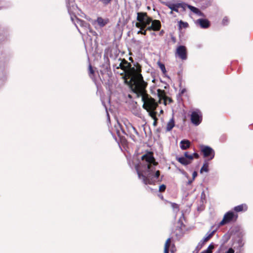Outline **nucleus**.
Here are the masks:
<instances>
[{
  "label": "nucleus",
  "mask_w": 253,
  "mask_h": 253,
  "mask_svg": "<svg viewBox=\"0 0 253 253\" xmlns=\"http://www.w3.org/2000/svg\"><path fill=\"white\" fill-rule=\"evenodd\" d=\"M122 70L125 72L127 78L126 82L130 86L132 91L137 95L145 93L147 83L144 82L141 72V67L137 65L136 68L131 67V64L125 59H121Z\"/></svg>",
  "instance_id": "f257e3e1"
},
{
  "label": "nucleus",
  "mask_w": 253,
  "mask_h": 253,
  "mask_svg": "<svg viewBox=\"0 0 253 253\" xmlns=\"http://www.w3.org/2000/svg\"><path fill=\"white\" fill-rule=\"evenodd\" d=\"M142 160L145 161L143 164L144 170L140 171L137 166L136 167L137 174L140 179H142L145 184H152L156 182L160 175V171L157 170L154 173L155 166L157 165L151 153H148L142 156Z\"/></svg>",
  "instance_id": "f03ea898"
},
{
  "label": "nucleus",
  "mask_w": 253,
  "mask_h": 253,
  "mask_svg": "<svg viewBox=\"0 0 253 253\" xmlns=\"http://www.w3.org/2000/svg\"><path fill=\"white\" fill-rule=\"evenodd\" d=\"M137 20L138 22L135 23V26L140 28L137 34H142V31L145 28L148 31H157L160 30L161 24L159 20H153L152 18L147 15L146 12H137Z\"/></svg>",
  "instance_id": "7ed1b4c3"
},
{
  "label": "nucleus",
  "mask_w": 253,
  "mask_h": 253,
  "mask_svg": "<svg viewBox=\"0 0 253 253\" xmlns=\"http://www.w3.org/2000/svg\"><path fill=\"white\" fill-rule=\"evenodd\" d=\"M137 97H141L142 101L143 102V107L149 113V115L154 120L153 125L156 126L157 124V118L156 117L157 112L155 111L157 107L158 104L155 100L149 96L145 93L142 95H137Z\"/></svg>",
  "instance_id": "20e7f679"
},
{
  "label": "nucleus",
  "mask_w": 253,
  "mask_h": 253,
  "mask_svg": "<svg viewBox=\"0 0 253 253\" xmlns=\"http://www.w3.org/2000/svg\"><path fill=\"white\" fill-rule=\"evenodd\" d=\"M166 5L173 12L177 13H181L185 11L186 9L187 4L185 3H171L168 2Z\"/></svg>",
  "instance_id": "39448f33"
},
{
  "label": "nucleus",
  "mask_w": 253,
  "mask_h": 253,
  "mask_svg": "<svg viewBox=\"0 0 253 253\" xmlns=\"http://www.w3.org/2000/svg\"><path fill=\"white\" fill-rule=\"evenodd\" d=\"M201 150L204 156L209 160H212L214 157V151L213 149L208 146L203 145L201 147Z\"/></svg>",
  "instance_id": "423d86ee"
},
{
  "label": "nucleus",
  "mask_w": 253,
  "mask_h": 253,
  "mask_svg": "<svg viewBox=\"0 0 253 253\" xmlns=\"http://www.w3.org/2000/svg\"><path fill=\"white\" fill-rule=\"evenodd\" d=\"M237 218V215L235 214L233 211H229L226 213L219 223V225H223L230 221L236 220Z\"/></svg>",
  "instance_id": "0eeeda50"
},
{
  "label": "nucleus",
  "mask_w": 253,
  "mask_h": 253,
  "mask_svg": "<svg viewBox=\"0 0 253 253\" xmlns=\"http://www.w3.org/2000/svg\"><path fill=\"white\" fill-rule=\"evenodd\" d=\"M191 120L195 126H198L201 123L202 120V115L199 110H196L192 113Z\"/></svg>",
  "instance_id": "6e6552de"
},
{
  "label": "nucleus",
  "mask_w": 253,
  "mask_h": 253,
  "mask_svg": "<svg viewBox=\"0 0 253 253\" xmlns=\"http://www.w3.org/2000/svg\"><path fill=\"white\" fill-rule=\"evenodd\" d=\"M175 54L182 60L187 59V50L185 46L183 45L178 46L176 50Z\"/></svg>",
  "instance_id": "1a4fd4ad"
},
{
  "label": "nucleus",
  "mask_w": 253,
  "mask_h": 253,
  "mask_svg": "<svg viewBox=\"0 0 253 253\" xmlns=\"http://www.w3.org/2000/svg\"><path fill=\"white\" fill-rule=\"evenodd\" d=\"M67 7L69 13L72 14L77 9V6L74 0H67Z\"/></svg>",
  "instance_id": "9d476101"
},
{
  "label": "nucleus",
  "mask_w": 253,
  "mask_h": 253,
  "mask_svg": "<svg viewBox=\"0 0 253 253\" xmlns=\"http://www.w3.org/2000/svg\"><path fill=\"white\" fill-rule=\"evenodd\" d=\"M171 243V240L170 238H168L165 244V247H164V253H169V248H170V252L171 253H174L175 251V249L174 248V245H172L171 246L170 245Z\"/></svg>",
  "instance_id": "9b49d317"
},
{
  "label": "nucleus",
  "mask_w": 253,
  "mask_h": 253,
  "mask_svg": "<svg viewBox=\"0 0 253 253\" xmlns=\"http://www.w3.org/2000/svg\"><path fill=\"white\" fill-rule=\"evenodd\" d=\"M157 95L158 97L159 98V103L161 102V100L162 99H163L164 100V103L165 105H166V101L167 99H169V102L171 101V99L170 98H169L168 97H167L165 95V91L164 90H162L160 89H158L157 90Z\"/></svg>",
  "instance_id": "f8f14e48"
},
{
  "label": "nucleus",
  "mask_w": 253,
  "mask_h": 253,
  "mask_svg": "<svg viewBox=\"0 0 253 253\" xmlns=\"http://www.w3.org/2000/svg\"><path fill=\"white\" fill-rule=\"evenodd\" d=\"M215 231H213L210 233H207L206 236L199 242L197 248L201 249L205 242H207L214 234Z\"/></svg>",
  "instance_id": "ddd939ff"
},
{
  "label": "nucleus",
  "mask_w": 253,
  "mask_h": 253,
  "mask_svg": "<svg viewBox=\"0 0 253 253\" xmlns=\"http://www.w3.org/2000/svg\"><path fill=\"white\" fill-rule=\"evenodd\" d=\"M75 22V24L76 27L78 29V26H80L81 27L84 28L85 30H87L89 27V24L83 21L82 20L79 19L78 18H76V22Z\"/></svg>",
  "instance_id": "4468645a"
},
{
  "label": "nucleus",
  "mask_w": 253,
  "mask_h": 253,
  "mask_svg": "<svg viewBox=\"0 0 253 253\" xmlns=\"http://www.w3.org/2000/svg\"><path fill=\"white\" fill-rule=\"evenodd\" d=\"M196 23L203 28H207L210 26L209 21L205 19H199L197 20Z\"/></svg>",
  "instance_id": "2eb2a0df"
},
{
  "label": "nucleus",
  "mask_w": 253,
  "mask_h": 253,
  "mask_svg": "<svg viewBox=\"0 0 253 253\" xmlns=\"http://www.w3.org/2000/svg\"><path fill=\"white\" fill-rule=\"evenodd\" d=\"M95 22L100 27L105 26L108 22L109 20L108 19H103L101 17H99L97 18Z\"/></svg>",
  "instance_id": "dca6fc26"
},
{
  "label": "nucleus",
  "mask_w": 253,
  "mask_h": 253,
  "mask_svg": "<svg viewBox=\"0 0 253 253\" xmlns=\"http://www.w3.org/2000/svg\"><path fill=\"white\" fill-rule=\"evenodd\" d=\"M190 142L186 139L182 140L180 142V147L182 150H186L189 148Z\"/></svg>",
  "instance_id": "f3484780"
},
{
  "label": "nucleus",
  "mask_w": 253,
  "mask_h": 253,
  "mask_svg": "<svg viewBox=\"0 0 253 253\" xmlns=\"http://www.w3.org/2000/svg\"><path fill=\"white\" fill-rule=\"evenodd\" d=\"M187 8H188L189 9H190L191 11H192L193 12L196 14L198 16H203V13L198 8L194 6L187 4Z\"/></svg>",
  "instance_id": "a211bd4d"
},
{
  "label": "nucleus",
  "mask_w": 253,
  "mask_h": 253,
  "mask_svg": "<svg viewBox=\"0 0 253 253\" xmlns=\"http://www.w3.org/2000/svg\"><path fill=\"white\" fill-rule=\"evenodd\" d=\"M176 160L182 165L186 166L190 164V160H188L184 157H176Z\"/></svg>",
  "instance_id": "6ab92c4d"
},
{
  "label": "nucleus",
  "mask_w": 253,
  "mask_h": 253,
  "mask_svg": "<svg viewBox=\"0 0 253 253\" xmlns=\"http://www.w3.org/2000/svg\"><path fill=\"white\" fill-rule=\"evenodd\" d=\"M248 207L246 204H242L234 207V210L236 212H239L242 211H246L247 210Z\"/></svg>",
  "instance_id": "aec40b11"
},
{
  "label": "nucleus",
  "mask_w": 253,
  "mask_h": 253,
  "mask_svg": "<svg viewBox=\"0 0 253 253\" xmlns=\"http://www.w3.org/2000/svg\"><path fill=\"white\" fill-rule=\"evenodd\" d=\"M174 126V121L173 118L171 119L167 123L166 129L169 131L171 130Z\"/></svg>",
  "instance_id": "412c9836"
},
{
  "label": "nucleus",
  "mask_w": 253,
  "mask_h": 253,
  "mask_svg": "<svg viewBox=\"0 0 253 253\" xmlns=\"http://www.w3.org/2000/svg\"><path fill=\"white\" fill-rule=\"evenodd\" d=\"M204 171H205V172L209 171V164L206 161L205 162V163H204V164L200 170L201 173H202Z\"/></svg>",
  "instance_id": "4be33fe9"
},
{
  "label": "nucleus",
  "mask_w": 253,
  "mask_h": 253,
  "mask_svg": "<svg viewBox=\"0 0 253 253\" xmlns=\"http://www.w3.org/2000/svg\"><path fill=\"white\" fill-rule=\"evenodd\" d=\"M178 24H179V27L180 29H181L182 28H186L188 26V24L187 22H184L182 21V20H180V21H179Z\"/></svg>",
  "instance_id": "5701e85b"
},
{
  "label": "nucleus",
  "mask_w": 253,
  "mask_h": 253,
  "mask_svg": "<svg viewBox=\"0 0 253 253\" xmlns=\"http://www.w3.org/2000/svg\"><path fill=\"white\" fill-rule=\"evenodd\" d=\"M213 249V246L212 245H210L208 248L201 252V253H212V250Z\"/></svg>",
  "instance_id": "b1692460"
},
{
  "label": "nucleus",
  "mask_w": 253,
  "mask_h": 253,
  "mask_svg": "<svg viewBox=\"0 0 253 253\" xmlns=\"http://www.w3.org/2000/svg\"><path fill=\"white\" fill-rule=\"evenodd\" d=\"M115 67H116L117 69L120 68L122 70V63H121V58H119L118 60V63H116L115 64Z\"/></svg>",
  "instance_id": "393cba45"
},
{
  "label": "nucleus",
  "mask_w": 253,
  "mask_h": 253,
  "mask_svg": "<svg viewBox=\"0 0 253 253\" xmlns=\"http://www.w3.org/2000/svg\"><path fill=\"white\" fill-rule=\"evenodd\" d=\"M184 157L188 159V160H190V163L191 162L192 160L193 159V156L192 155H189L188 152H185L184 154Z\"/></svg>",
  "instance_id": "a878e982"
},
{
  "label": "nucleus",
  "mask_w": 253,
  "mask_h": 253,
  "mask_svg": "<svg viewBox=\"0 0 253 253\" xmlns=\"http://www.w3.org/2000/svg\"><path fill=\"white\" fill-rule=\"evenodd\" d=\"M94 74V71L93 70V69L92 68V67L91 66V65H89V76L92 78V76Z\"/></svg>",
  "instance_id": "bb28decb"
},
{
  "label": "nucleus",
  "mask_w": 253,
  "mask_h": 253,
  "mask_svg": "<svg viewBox=\"0 0 253 253\" xmlns=\"http://www.w3.org/2000/svg\"><path fill=\"white\" fill-rule=\"evenodd\" d=\"M99 1L104 5H106L110 3L111 0H100Z\"/></svg>",
  "instance_id": "cd10ccee"
},
{
  "label": "nucleus",
  "mask_w": 253,
  "mask_h": 253,
  "mask_svg": "<svg viewBox=\"0 0 253 253\" xmlns=\"http://www.w3.org/2000/svg\"><path fill=\"white\" fill-rule=\"evenodd\" d=\"M166 186L164 184H162L159 187V191L160 192H163L166 190Z\"/></svg>",
  "instance_id": "c85d7f7f"
},
{
  "label": "nucleus",
  "mask_w": 253,
  "mask_h": 253,
  "mask_svg": "<svg viewBox=\"0 0 253 253\" xmlns=\"http://www.w3.org/2000/svg\"><path fill=\"white\" fill-rule=\"evenodd\" d=\"M159 66L163 73H165L166 72L165 66L164 64L160 63Z\"/></svg>",
  "instance_id": "c756f323"
},
{
  "label": "nucleus",
  "mask_w": 253,
  "mask_h": 253,
  "mask_svg": "<svg viewBox=\"0 0 253 253\" xmlns=\"http://www.w3.org/2000/svg\"><path fill=\"white\" fill-rule=\"evenodd\" d=\"M228 22V19L227 17H225L223 18V20H222V23L224 24V25H225Z\"/></svg>",
  "instance_id": "7c9ffc66"
},
{
  "label": "nucleus",
  "mask_w": 253,
  "mask_h": 253,
  "mask_svg": "<svg viewBox=\"0 0 253 253\" xmlns=\"http://www.w3.org/2000/svg\"><path fill=\"white\" fill-rule=\"evenodd\" d=\"M197 176V173L196 171H194L192 173V179L193 180H194L195 178V177Z\"/></svg>",
  "instance_id": "2f4dec72"
},
{
  "label": "nucleus",
  "mask_w": 253,
  "mask_h": 253,
  "mask_svg": "<svg viewBox=\"0 0 253 253\" xmlns=\"http://www.w3.org/2000/svg\"><path fill=\"white\" fill-rule=\"evenodd\" d=\"M192 155L193 156V157H194L196 158H198L199 157V154L196 153H194Z\"/></svg>",
  "instance_id": "473e14b6"
},
{
  "label": "nucleus",
  "mask_w": 253,
  "mask_h": 253,
  "mask_svg": "<svg viewBox=\"0 0 253 253\" xmlns=\"http://www.w3.org/2000/svg\"><path fill=\"white\" fill-rule=\"evenodd\" d=\"M172 206L173 208L178 209V206H177V204H172Z\"/></svg>",
  "instance_id": "72a5a7b5"
},
{
  "label": "nucleus",
  "mask_w": 253,
  "mask_h": 253,
  "mask_svg": "<svg viewBox=\"0 0 253 253\" xmlns=\"http://www.w3.org/2000/svg\"><path fill=\"white\" fill-rule=\"evenodd\" d=\"M146 30H147L146 29V30H142V35H146Z\"/></svg>",
  "instance_id": "f704fd0d"
},
{
  "label": "nucleus",
  "mask_w": 253,
  "mask_h": 253,
  "mask_svg": "<svg viewBox=\"0 0 253 253\" xmlns=\"http://www.w3.org/2000/svg\"><path fill=\"white\" fill-rule=\"evenodd\" d=\"M193 181V179H192V180H189V181H188V182H187V184H191L192 183V181Z\"/></svg>",
  "instance_id": "c9c22d12"
},
{
  "label": "nucleus",
  "mask_w": 253,
  "mask_h": 253,
  "mask_svg": "<svg viewBox=\"0 0 253 253\" xmlns=\"http://www.w3.org/2000/svg\"><path fill=\"white\" fill-rule=\"evenodd\" d=\"M169 14L173 15V11L171 10V11L169 12Z\"/></svg>",
  "instance_id": "e433bc0d"
},
{
  "label": "nucleus",
  "mask_w": 253,
  "mask_h": 253,
  "mask_svg": "<svg viewBox=\"0 0 253 253\" xmlns=\"http://www.w3.org/2000/svg\"><path fill=\"white\" fill-rule=\"evenodd\" d=\"M163 112H164L163 110H161L160 111V114H163Z\"/></svg>",
  "instance_id": "4c0bfd02"
},
{
  "label": "nucleus",
  "mask_w": 253,
  "mask_h": 253,
  "mask_svg": "<svg viewBox=\"0 0 253 253\" xmlns=\"http://www.w3.org/2000/svg\"><path fill=\"white\" fill-rule=\"evenodd\" d=\"M71 18L72 20L73 21L74 20H73V17L72 16H71Z\"/></svg>",
  "instance_id": "58836bf2"
},
{
  "label": "nucleus",
  "mask_w": 253,
  "mask_h": 253,
  "mask_svg": "<svg viewBox=\"0 0 253 253\" xmlns=\"http://www.w3.org/2000/svg\"><path fill=\"white\" fill-rule=\"evenodd\" d=\"M107 114L108 118H109V114H108V113H107Z\"/></svg>",
  "instance_id": "ea45409f"
},
{
  "label": "nucleus",
  "mask_w": 253,
  "mask_h": 253,
  "mask_svg": "<svg viewBox=\"0 0 253 253\" xmlns=\"http://www.w3.org/2000/svg\"><path fill=\"white\" fill-rule=\"evenodd\" d=\"M184 90H183L182 91H181V93H183L184 92Z\"/></svg>",
  "instance_id": "a19ab883"
}]
</instances>
